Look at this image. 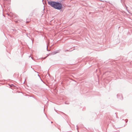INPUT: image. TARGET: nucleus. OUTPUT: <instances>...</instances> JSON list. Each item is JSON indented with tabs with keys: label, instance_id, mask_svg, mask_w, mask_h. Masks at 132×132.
<instances>
[{
	"label": "nucleus",
	"instance_id": "obj_1",
	"mask_svg": "<svg viewBox=\"0 0 132 132\" xmlns=\"http://www.w3.org/2000/svg\"><path fill=\"white\" fill-rule=\"evenodd\" d=\"M63 7L62 5L61 2H56L54 9L57 10H60Z\"/></svg>",
	"mask_w": 132,
	"mask_h": 132
},
{
	"label": "nucleus",
	"instance_id": "obj_2",
	"mask_svg": "<svg viewBox=\"0 0 132 132\" xmlns=\"http://www.w3.org/2000/svg\"><path fill=\"white\" fill-rule=\"evenodd\" d=\"M56 2V1H48V4L51 7L54 9Z\"/></svg>",
	"mask_w": 132,
	"mask_h": 132
},
{
	"label": "nucleus",
	"instance_id": "obj_3",
	"mask_svg": "<svg viewBox=\"0 0 132 132\" xmlns=\"http://www.w3.org/2000/svg\"><path fill=\"white\" fill-rule=\"evenodd\" d=\"M61 51L60 50H57L56 51L54 52V54H55L57 53H58L59 52Z\"/></svg>",
	"mask_w": 132,
	"mask_h": 132
},
{
	"label": "nucleus",
	"instance_id": "obj_4",
	"mask_svg": "<svg viewBox=\"0 0 132 132\" xmlns=\"http://www.w3.org/2000/svg\"><path fill=\"white\" fill-rule=\"evenodd\" d=\"M47 51H49V50L48 49V47H47Z\"/></svg>",
	"mask_w": 132,
	"mask_h": 132
},
{
	"label": "nucleus",
	"instance_id": "obj_5",
	"mask_svg": "<svg viewBox=\"0 0 132 132\" xmlns=\"http://www.w3.org/2000/svg\"><path fill=\"white\" fill-rule=\"evenodd\" d=\"M40 80H41L44 83V82H43V80H42V79L40 78Z\"/></svg>",
	"mask_w": 132,
	"mask_h": 132
},
{
	"label": "nucleus",
	"instance_id": "obj_6",
	"mask_svg": "<svg viewBox=\"0 0 132 132\" xmlns=\"http://www.w3.org/2000/svg\"><path fill=\"white\" fill-rule=\"evenodd\" d=\"M77 129H78V126H77Z\"/></svg>",
	"mask_w": 132,
	"mask_h": 132
},
{
	"label": "nucleus",
	"instance_id": "obj_7",
	"mask_svg": "<svg viewBox=\"0 0 132 132\" xmlns=\"http://www.w3.org/2000/svg\"><path fill=\"white\" fill-rule=\"evenodd\" d=\"M38 76L39 77V78H40V76H39V75H38Z\"/></svg>",
	"mask_w": 132,
	"mask_h": 132
},
{
	"label": "nucleus",
	"instance_id": "obj_8",
	"mask_svg": "<svg viewBox=\"0 0 132 132\" xmlns=\"http://www.w3.org/2000/svg\"><path fill=\"white\" fill-rule=\"evenodd\" d=\"M26 35H27V36L28 37V35L27 34Z\"/></svg>",
	"mask_w": 132,
	"mask_h": 132
},
{
	"label": "nucleus",
	"instance_id": "obj_9",
	"mask_svg": "<svg viewBox=\"0 0 132 132\" xmlns=\"http://www.w3.org/2000/svg\"><path fill=\"white\" fill-rule=\"evenodd\" d=\"M62 113H63V114H64L65 115V114H64V113H63V112H62Z\"/></svg>",
	"mask_w": 132,
	"mask_h": 132
},
{
	"label": "nucleus",
	"instance_id": "obj_10",
	"mask_svg": "<svg viewBox=\"0 0 132 132\" xmlns=\"http://www.w3.org/2000/svg\"><path fill=\"white\" fill-rule=\"evenodd\" d=\"M28 37H29V38H30V37H29V36H28Z\"/></svg>",
	"mask_w": 132,
	"mask_h": 132
},
{
	"label": "nucleus",
	"instance_id": "obj_11",
	"mask_svg": "<svg viewBox=\"0 0 132 132\" xmlns=\"http://www.w3.org/2000/svg\"><path fill=\"white\" fill-rule=\"evenodd\" d=\"M28 22H28V21H27V22H27V23H28Z\"/></svg>",
	"mask_w": 132,
	"mask_h": 132
},
{
	"label": "nucleus",
	"instance_id": "obj_12",
	"mask_svg": "<svg viewBox=\"0 0 132 132\" xmlns=\"http://www.w3.org/2000/svg\"><path fill=\"white\" fill-rule=\"evenodd\" d=\"M31 40H32V43H33V41H32V39H31Z\"/></svg>",
	"mask_w": 132,
	"mask_h": 132
},
{
	"label": "nucleus",
	"instance_id": "obj_13",
	"mask_svg": "<svg viewBox=\"0 0 132 132\" xmlns=\"http://www.w3.org/2000/svg\"><path fill=\"white\" fill-rule=\"evenodd\" d=\"M51 123H53V122L51 121Z\"/></svg>",
	"mask_w": 132,
	"mask_h": 132
},
{
	"label": "nucleus",
	"instance_id": "obj_14",
	"mask_svg": "<svg viewBox=\"0 0 132 132\" xmlns=\"http://www.w3.org/2000/svg\"><path fill=\"white\" fill-rule=\"evenodd\" d=\"M90 13H91V12H89V14H90Z\"/></svg>",
	"mask_w": 132,
	"mask_h": 132
},
{
	"label": "nucleus",
	"instance_id": "obj_15",
	"mask_svg": "<svg viewBox=\"0 0 132 132\" xmlns=\"http://www.w3.org/2000/svg\"><path fill=\"white\" fill-rule=\"evenodd\" d=\"M66 51H68V50H66Z\"/></svg>",
	"mask_w": 132,
	"mask_h": 132
}]
</instances>
